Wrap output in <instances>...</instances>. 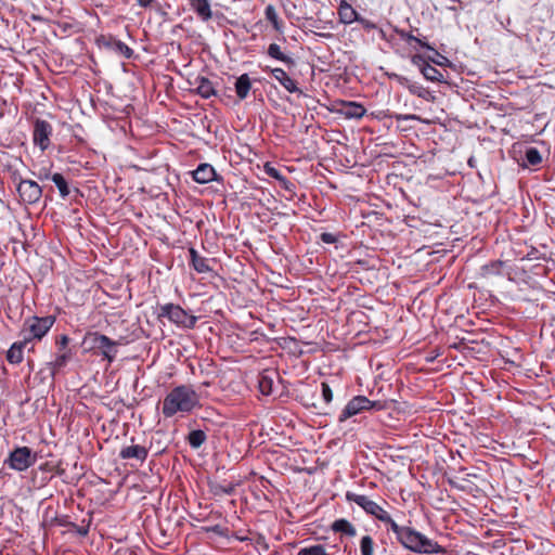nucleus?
<instances>
[{
	"label": "nucleus",
	"instance_id": "nucleus-1",
	"mask_svg": "<svg viewBox=\"0 0 555 555\" xmlns=\"http://www.w3.org/2000/svg\"><path fill=\"white\" fill-rule=\"evenodd\" d=\"M199 404V397L189 386L175 387L163 401V414L171 417L178 412L186 413Z\"/></svg>",
	"mask_w": 555,
	"mask_h": 555
},
{
	"label": "nucleus",
	"instance_id": "nucleus-2",
	"mask_svg": "<svg viewBox=\"0 0 555 555\" xmlns=\"http://www.w3.org/2000/svg\"><path fill=\"white\" fill-rule=\"evenodd\" d=\"M118 346V341L112 340L99 332H89L82 339V347L86 352L102 356L108 363L115 360Z\"/></svg>",
	"mask_w": 555,
	"mask_h": 555
},
{
	"label": "nucleus",
	"instance_id": "nucleus-3",
	"mask_svg": "<svg viewBox=\"0 0 555 555\" xmlns=\"http://www.w3.org/2000/svg\"><path fill=\"white\" fill-rule=\"evenodd\" d=\"M399 541L406 547L420 553H437L440 546L433 540L426 538L422 533L408 528L402 531Z\"/></svg>",
	"mask_w": 555,
	"mask_h": 555
},
{
	"label": "nucleus",
	"instance_id": "nucleus-4",
	"mask_svg": "<svg viewBox=\"0 0 555 555\" xmlns=\"http://www.w3.org/2000/svg\"><path fill=\"white\" fill-rule=\"evenodd\" d=\"M55 319L53 317H33L25 321L22 328V336L28 344L33 339H41L52 327Z\"/></svg>",
	"mask_w": 555,
	"mask_h": 555
},
{
	"label": "nucleus",
	"instance_id": "nucleus-5",
	"mask_svg": "<svg viewBox=\"0 0 555 555\" xmlns=\"http://www.w3.org/2000/svg\"><path fill=\"white\" fill-rule=\"evenodd\" d=\"M7 462L12 469L23 472L35 464L36 455L28 447H20L10 453Z\"/></svg>",
	"mask_w": 555,
	"mask_h": 555
},
{
	"label": "nucleus",
	"instance_id": "nucleus-6",
	"mask_svg": "<svg viewBox=\"0 0 555 555\" xmlns=\"http://www.w3.org/2000/svg\"><path fill=\"white\" fill-rule=\"evenodd\" d=\"M159 317H166L171 322L189 328L193 327L196 323L194 315L186 313L181 307L172 304L162 307Z\"/></svg>",
	"mask_w": 555,
	"mask_h": 555
},
{
	"label": "nucleus",
	"instance_id": "nucleus-7",
	"mask_svg": "<svg viewBox=\"0 0 555 555\" xmlns=\"http://www.w3.org/2000/svg\"><path fill=\"white\" fill-rule=\"evenodd\" d=\"M374 405L375 403L370 401L366 397L357 396L347 403V405L341 411L338 420L339 422H345L349 417L357 415L363 410H369Z\"/></svg>",
	"mask_w": 555,
	"mask_h": 555
},
{
	"label": "nucleus",
	"instance_id": "nucleus-8",
	"mask_svg": "<svg viewBox=\"0 0 555 555\" xmlns=\"http://www.w3.org/2000/svg\"><path fill=\"white\" fill-rule=\"evenodd\" d=\"M21 198L28 204L37 203L41 197V188L33 180H21L17 185Z\"/></svg>",
	"mask_w": 555,
	"mask_h": 555
},
{
	"label": "nucleus",
	"instance_id": "nucleus-9",
	"mask_svg": "<svg viewBox=\"0 0 555 555\" xmlns=\"http://www.w3.org/2000/svg\"><path fill=\"white\" fill-rule=\"evenodd\" d=\"M52 133L51 125L42 119H37L34 125L33 140L41 151H44L50 144V135Z\"/></svg>",
	"mask_w": 555,
	"mask_h": 555
},
{
	"label": "nucleus",
	"instance_id": "nucleus-10",
	"mask_svg": "<svg viewBox=\"0 0 555 555\" xmlns=\"http://www.w3.org/2000/svg\"><path fill=\"white\" fill-rule=\"evenodd\" d=\"M339 20L344 24H351L353 22L364 23L358 12L346 1H341L338 10Z\"/></svg>",
	"mask_w": 555,
	"mask_h": 555
},
{
	"label": "nucleus",
	"instance_id": "nucleus-11",
	"mask_svg": "<svg viewBox=\"0 0 555 555\" xmlns=\"http://www.w3.org/2000/svg\"><path fill=\"white\" fill-rule=\"evenodd\" d=\"M347 499L348 501L354 502L357 505L361 506L366 513L371 515L377 511L378 504L366 495L348 492Z\"/></svg>",
	"mask_w": 555,
	"mask_h": 555
},
{
	"label": "nucleus",
	"instance_id": "nucleus-12",
	"mask_svg": "<svg viewBox=\"0 0 555 555\" xmlns=\"http://www.w3.org/2000/svg\"><path fill=\"white\" fill-rule=\"evenodd\" d=\"M272 76L291 93L298 92L302 93L298 88L294 79H292L284 69L273 68L271 69Z\"/></svg>",
	"mask_w": 555,
	"mask_h": 555
},
{
	"label": "nucleus",
	"instance_id": "nucleus-13",
	"mask_svg": "<svg viewBox=\"0 0 555 555\" xmlns=\"http://www.w3.org/2000/svg\"><path fill=\"white\" fill-rule=\"evenodd\" d=\"M216 171L209 164H201L194 171L193 178L198 183H208L215 179Z\"/></svg>",
	"mask_w": 555,
	"mask_h": 555
},
{
	"label": "nucleus",
	"instance_id": "nucleus-14",
	"mask_svg": "<svg viewBox=\"0 0 555 555\" xmlns=\"http://www.w3.org/2000/svg\"><path fill=\"white\" fill-rule=\"evenodd\" d=\"M119 456L124 460L135 459L143 462L147 456V450L142 446H128L120 450Z\"/></svg>",
	"mask_w": 555,
	"mask_h": 555
},
{
	"label": "nucleus",
	"instance_id": "nucleus-15",
	"mask_svg": "<svg viewBox=\"0 0 555 555\" xmlns=\"http://www.w3.org/2000/svg\"><path fill=\"white\" fill-rule=\"evenodd\" d=\"M275 377L276 373L273 371H264L259 375L258 387L262 395L272 393Z\"/></svg>",
	"mask_w": 555,
	"mask_h": 555
},
{
	"label": "nucleus",
	"instance_id": "nucleus-16",
	"mask_svg": "<svg viewBox=\"0 0 555 555\" xmlns=\"http://www.w3.org/2000/svg\"><path fill=\"white\" fill-rule=\"evenodd\" d=\"M339 112L347 118H361L366 109L356 102H343Z\"/></svg>",
	"mask_w": 555,
	"mask_h": 555
},
{
	"label": "nucleus",
	"instance_id": "nucleus-17",
	"mask_svg": "<svg viewBox=\"0 0 555 555\" xmlns=\"http://www.w3.org/2000/svg\"><path fill=\"white\" fill-rule=\"evenodd\" d=\"M190 5L202 21L207 22L211 18L212 12L208 0H190Z\"/></svg>",
	"mask_w": 555,
	"mask_h": 555
},
{
	"label": "nucleus",
	"instance_id": "nucleus-18",
	"mask_svg": "<svg viewBox=\"0 0 555 555\" xmlns=\"http://www.w3.org/2000/svg\"><path fill=\"white\" fill-rule=\"evenodd\" d=\"M28 345L24 339L14 343L8 350L7 359L12 364H18L23 361V349Z\"/></svg>",
	"mask_w": 555,
	"mask_h": 555
},
{
	"label": "nucleus",
	"instance_id": "nucleus-19",
	"mask_svg": "<svg viewBox=\"0 0 555 555\" xmlns=\"http://www.w3.org/2000/svg\"><path fill=\"white\" fill-rule=\"evenodd\" d=\"M251 88V82L247 74H243L236 79L235 92L241 100H244Z\"/></svg>",
	"mask_w": 555,
	"mask_h": 555
},
{
	"label": "nucleus",
	"instance_id": "nucleus-20",
	"mask_svg": "<svg viewBox=\"0 0 555 555\" xmlns=\"http://www.w3.org/2000/svg\"><path fill=\"white\" fill-rule=\"evenodd\" d=\"M190 255H191L192 264L198 273H207L210 271L208 260L206 258L199 256L198 253L194 248L190 249Z\"/></svg>",
	"mask_w": 555,
	"mask_h": 555
},
{
	"label": "nucleus",
	"instance_id": "nucleus-21",
	"mask_svg": "<svg viewBox=\"0 0 555 555\" xmlns=\"http://www.w3.org/2000/svg\"><path fill=\"white\" fill-rule=\"evenodd\" d=\"M332 529L336 532H343L349 537L356 535V528L346 519H338L333 522Z\"/></svg>",
	"mask_w": 555,
	"mask_h": 555
},
{
	"label": "nucleus",
	"instance_id": "nucleus-22",
	"mask_svg": "<svg viewBox=\"0 0 555 555\" xmlns=\"http://www.w3.org/2000/svg\"><path fill=\"white\" fill-rule=\"evenodd\" d=\"M422 74L424 75V77L427 79V80H430V81H442L443 80V75L434 66H431L430 64H425L423 67H422Z\"/></svg>",
	"mask_w": 555,
	"mask_h": 555
},
{
	"label": "nucleus",
	"instance_id": "nucleus-23",
	"mask_svg": "<svg viewBox=\"0 0 555 555\" xmlns=\"http://www.w3.org/2000/svg\"><path fill=\"white\" fill-rule=\"evenodd\" d=\"M189 443L192 448L198 449L206 441V434L201 430H193L189 434Z\"/></svg>",
	"mask_w": 555,
	"mask_h": 555
},
{
	"label": "nucleus",
	"instance_id": "nucleus-24",
	"mask_svg": "<svg viewBox=\"0 0 555 555\" xmlns=\"http://www.w3.org/2000/svg\"><path fill=\"white\" fill-rule=\"evenodd\" d=\"M266 18L270 21L274 27L275 30L281 31L282 30V24L279 20L278 12L275 8L271 4L266 7L264 10Z\"/></svg>",
	"mask_w": 555,
	"mask_h": 555
},
{
	"label": "nucleus",
	"instance_id": "nucleus-25",
	"mask_svg": "<svg viewBox=\"0 0 555 555\" xmlns=\"http://www.w3.org/2000/svg\"><path fill=\"white\" fill-rule=\"evenodd\" d=\"M268 54L273 57V59H276L279 61H282L284 63H293V60L288 56H286L282 51H281V48L279 44L276 43H271L268 48Z\"/></svg>",
	"mask_w": 555,
	"mask_h": 555
},
{
	"label": "nucleus",
	"instance_id": "nucleus-26",
	"mask_svg": "<svg viewBox=\"0 0 555 555\" xmlns=\"http://www.w3.org/2000/svg\"><path fill=\"white\" fill-rule=\"evenodd\" d=\"M51 180L57 186L62 197H66L69 194L67 182L61 173L52 175Z\"/></svg>",
	"mask_w": 555,
	"mask_h": 555
},
{
	"label": "nucleus",
	"instance_id": "nucleus-27",
	"mask_svg": "<svg viewBox=\"0 0 555 555\" xmlns=\"http://www.w3.org/2000/svg\"><path fill=\"white\" fill-rule=\"evenodd\" d=\"M197 92L205 99L210 98L215 94V89L212 87V83L208 79H201L198 86H197Z\"/></svg>",
	"mask_w": 555,
	"mask_h": 555
},
{
	"label": "nucleus",
	"instance_id": "nucleus-28",
	"mask_svg": "<svg viewBox=\"0 0 555 555\" xmlns=\"http://www.w3.org/2000/svg\"><path fill=\"white\" fill-rule=\"evenodd\" d=\"M361 555H373L374 542L370 535H364L360 542Z\"/></svg>",
	"mask_w": 555,
	"mask_h": 555
},
{
	"label": "nucleus",
	"instance_id": "nucleus-29",
	"mask_svg": "<svg viewBox=\"0 0 555 555\" xmlns=\"http://www.w3.org/2000/svg\"><path fill=\"white\" fill-rule=\"evenodd\" d=\"M297 555H327V553L323 545L317 544L301 548Z\"/></svg>",
	"mask_w": 555,
	"mask_h": 555
},
{
	"label": "nucleus",
	"instance_id": "nucleus-30",
	"mask_svg": "<svg viewBox=\"0 0 555 555\" xmlns=\"http://www.w3.org/2000/svg\"><path fill=\"white\" fill-rule=\"evenodd\" d=\"M526 159L532 166L539 165L542 162L540 152L534 147L527 150Z\"/></svg>",
	"mask_w": 555,
	"mask_h": 555
},
{
	"label": "nucleus",
	"instance_id": "nucleus-31",
	"mask_svg": "<svg viewBox=\"0 0 555 555\" xmlns=\"http://www.w3.org/2000/svg\"><path fill=\"white\" fill-rule=\"evenodd\" d=\"M373 516L383 522L390 521V515L380 506H377V511L374 512Z\"/></svg>",
	"mask_w": 555,
	"mask_h": 555
},
{
	"label": "nucleus",
	"instance_id": "nucleus-32",
	"mask_svg": "<svg viewBox=\"0 0 555 555\" xmlns=\"http://www.w3.org/2000/svg\"><path fill=\"white\" fill-rule=\"evenodd\" d=\"M408 89L411 93H413L420 98H425V94L427 93V91L422 86H417L414 83L409 85Z\"/></svg>",
	"mask_w": 555,
	"mask_h": 555
},
{
	"label": "nucleus",
	"instance_id": "nucleus-33",
	"mask_svg": "<svg viewBox=\"0 0 555 555\" xmlns=\"http://www.w3.org/2000/svg\"><path fill=\"white\" fill-rule=\"evenodd\" d=\"M322 396L325 402H331L333 399V392L326 383H322Z\"/></svg>",
	"mask_w": 555,
	"mask_h": 555
},
{
	"label": "nucleus",
	"instance_id": "nucleus-34",
	"mask_svg": "<svg viewBox=\"0 0 555 555\" xmlns=\"http://www.w3.org/2000/svg\"><path fill=\"white\" fill-rule=\"evenodd\" d=\"M386 524L390 525V529L396 533L398 539L401 537L402 531H404L406 529V527L398 526L397 522L393 521L391 517H390V521H386Z\"/></svg>",
	"mask_w": 555,
	"mask_h": 555
},
{
	"label": "nucleus",
	"instance_id": "nucleus-35",
	"mask_svg": "<svg viewBox=\"0 0 555 555\" xmlns=\"http://www.w3.org/2000/svg\"><path fill=\"white\" fill-rule=\"evenodd\" d=\"M321 240L326 244H332L336 241L335 236L332 233H322Z\"/></svg>",
	"mask_w": 555,
	"mask_h": 555
},
{
	"label": "nucleus",
	"instance_id": "nucleus-36",
	"mask_svg": "<svg viewBox=\"0 0 555 555\" xmlns=\"http://www.w3.org/2000/svg\"><path fill=\"white\" fill-rule=\"evenodd\" d=\"M66 360H67V356L65 353L61 354L55 359V365L63 366L65 364Z\"/></svg>",
	"mask_w": 555,
	"mask_h": 555
},
{
	"label": "nucleus",
	"instance_id": "nucleus-37",
	"mask_svg": "<svg viewBox=\"0 0 555 555\" xmlns=\"http://www.w3.org/2000/svg\"><path fill=\"white\" fill-rule=\"evenodd\" d=\"M267 172L271 176V177H274V178H280V173L276 169L274 168H271V167H267Z\"/></svg>",
	"mask_w": 555,
	"mask_h": 555
},
{
	"label": "nucleus",
	"instance_id": "nucleus-38",
	"mask_svg": "<svg viewBox=\"0 0 555 555\" xmlns=\"http://www.w3.org/2000/svg\"><path fill=\"white\" fill-rule=\"evenodd\" d=\"M398 120H410V119H420L416 115H403V116H398L397 117Z\"/></svg>",
	"mask_w": 555,
	"mask_h": 555
},
{
	"label": "nucleus",
	"instance_id": "nucleus-39",
	"mask_svg": "<svg viewBox=\"0 0 555 555\" xmlns=\"http://www.w3.org/2000/svg\"><path fill=\"white\" fill-rule=\"evenodd\" d=\"M137 2L139 5L146 8L151 4L152 0H137Z\"/></svg>",
	"mask_w": 555,
	"mask_h": 555
},
{
	"label": "nucleus",
	"instance_id": "nucleus-40",
	"mask_svg": "<svg viewBox=\"0 0 555 555\" xmlns=\"http://www.w3.org/2000/svg\"><path fill=\"white\" fill-rule=\"evenodd\" d=\"M361 24H362L364 27H366V28H373V27H374V25H373V24H371V23H370L369 21H366V20H364V23H361Z\"/></svg>",
	"mask_w": 555,
	"mask_h": 555
},
{
	"label": "nucleus",
	"instance_id": "nucleus-41",
	"mask_svg": "<svg viewBox=\"0 0 555 555\" xmlns=\"http://www.w3.org/2000/svg\"><path fill=\"white\" fill-rule=\"evenodd\" d=\"M67 343H68V338H67L66 336H63V337L61 338V345H62V347H65V346L67 345Z\"/></svg>",
	"mask_w": 555,
	"mask_h": 555
},
{
	"label": "nucleus",
	"instance_id": "nucleus-42",
	"mask_svg": "<svg viewBox=\"0 0 555 555\" xmlns=\"http://www.w3.org/2000/svg\"><path fill=\"white\" fill-rule=\"evenodd\" d=\"M221 490H222V492H224V493H231L232 488H229V489L221 488Z\"/></svg>",
	"mask_w": 555,
	"mask_h": 555
}]
</instances>
